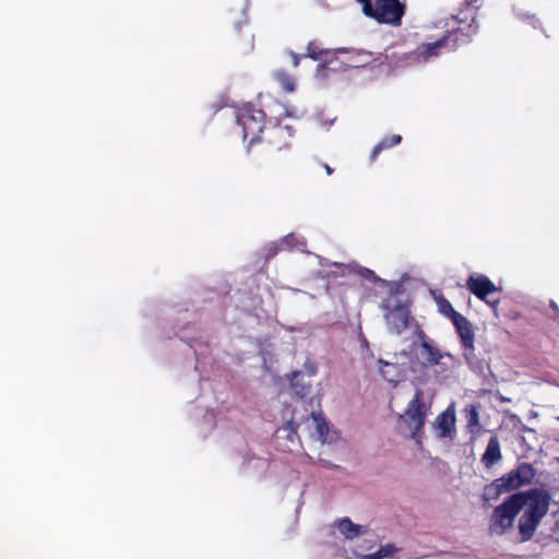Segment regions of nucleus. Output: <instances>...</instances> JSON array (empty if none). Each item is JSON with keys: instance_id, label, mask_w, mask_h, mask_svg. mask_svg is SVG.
Masks as SVG:
<instances>
[{"instance_id": "f257e3e1", "label": "nucleus", "mask_w": 559, "mask_h": 559, "mask_svg": "<svg viewBox=\"0 0 559 559\" xmlns=\"http://www.w3.org/2000/svg\"><path fill=\"white\" fill-rule=\"evenodd\" d=\"M514 495H520L521 499L518 501L520 512L523 511L519 519V533L522 542H527L534 536L542 519L547 514L550 496L543 489L534 488L526 491H518Z\"/></svg>"}, {"instance_id": "f03ea898", "label": "nucleus", "mask_w": 559, "mask_h": 559, "mask_svg": "<svg viewBox=\"0 0 559 559\" xmlns=\"http://www.w3.org/2000/svg\"><path fill=\"white\" fill-rule=\"evenodd\" d=\"M535 476L536 469L531 463H520L509 473L486 485L483 492V500L486 502L497 500L502 493L511 492L530 485Z\"/></svg>"}, {"instance_id": "7ed1b4c3", "label": "nucleus", "mask_w": 559, "mask_h": 559, "mask_svg": "<svg viewBox=\"0 0 559 559\" xmlns=\"http://www.w3.org/2000/svg\"><path fill=\"white\" fill-rule=\"evenodd\" d=\"M430 412V404L425 403L424 391L416 389L413 399L408 402L405 412L399 419L403 421L411 431V438L417 443L421 442L426 418Z\"/></svg>"}, {"instance_id": "20e7f679", "label": "nucleus", "mask_w": 559, "mask_h": 559, "mask_svg": "<svg viewBox=\"0 0 559 559\" xmlns=\"http://www.w3.org/2000/svg\"><path fill=\"white\" fill-rule=\"evenodd\" d=\"M362 4L365 15L379 23L399 26L405 14V5L400 0H357Z\"/></svg>"}, {"instance_id": "39448f33", "label": "nucleus", "mask_w": 559, "mask_h": 559, "mask_svg": "<svg viewBox=\"0 0 559 559\" xmlns=\"http://www.w3.org/2000/svg\"><path fill=\"white\" fill-rule=\"evenodd\" d=\"M264 120V111L255 108L251 104L245 105L238 110L237 123L241 127L243 141H248L249 146L258 143L264 133L266 128Z\"/></svg>"}, {"instance_id": "423d86ee", "label": "nucleus", "mask_w": 559, "mask_h": 559, "mask_svg": "<svg viewBox=\"0 0 559 559\" xmlns=\"http://www.w3.org/2000/svg\"><path fill=\"white\" fill-rule=\"evenodd\" d=\"M348 51L344 48L331 50L322 47L319 40H310L307 45L305 58H310L314 61H321L319 68L330 69L333 71L346 70L354 67L347 60L340 61V64H335L338 61L340 55H347Z\"/></svg>"}, {"instance_id": "0eeeda50", "label": "nucleus", "mask_w": 559, "mask_h": 559, "mask_svg": "<svg viewBox=\"0 0 559 559\" xmlns=\"http://www.w3.org/2000/svg\"><path fill=\"white\" fill-rule=\"evenodd\" d=\"M520 495H511L500 506L496 507L490 520V530L498 534H504L513 526L516 515L520 513Z\"/></svg>"}, {"instance_id": "6e6552de", "label": "nucleus", "mask_w": 559, "mask_h": 559, "mask_svg": "<svg viewBox=\"0 0 559 559\" xmlns=\"http://www.w3.org/2000/svg\"><path fill=\"white\" fill-rule=\"evenodd\" d=\"M294 129L289 126L276 123L265 128L264 133L258 141L262 145V152L273 155L290 147V139L294 135Z\"/></svg>"}, {"instance_id": "1a4fd4ad", "label": "nucleus", "mask_w": 559, "mask_h": 559, "mask_svg": "<svg viewBox=\"0 0 559 559\" xmlns=\"http://www.w3.org/2000/svg\"><path fill=\"white\" fill-rule=\"evenodd\" d=\"M229 41L240 53L246 55L254 48V35L246 20L237 22L229 33Z\"/></svg>"}, {"instance_id": "9d476101", "label": "nucleus", "mask_w": 559, "mask_h": 559, "mask_svg": "<svg viewBox=\"0 0 559 559\" xmlns=\"http://www.w3.org/2000/svg\"><path fill=\"white\" fill-rule=\"evenodd\" d=\"M452 20L460 25L448 31V34L444 36L445 41L452 47H460L469 43L478 31L475 17H473L469 23H463V21H459L456 16H452Z\"/></svg>"}, {"instance_id": "9b49d317", "label": "nucleus", "mask_w": 559, "mask_h": 559, "mask_svg": "<svg viewBox=\"0 0 559 559\" xmlns=\"http://www.w3.org/2000/svg\"><path fill=\"white\" fill-rule=\"evenodd\" d=\"M466 288L479 300L491 304L487 298L498 290L495 283L484 274H471L466 281Z\"/></svg>"}, {"instance_id": "f8f14e48", "label": "nucleus", "mask_w": 559, "mask_h": 559, "mask_svg": "<svg viewBox=\"0 0 559 559\" xmlns=\"http://www.w3.org/2000/svg\"><path fill=\"white\" fill-rule=\"evenodd\" d=\"M385 319L389 330L395 334H401L408 328L412 317L405 306L397 305L389 311Z\"/></svg>"}, {"instance_id": "ddd939ff", "label": "nucleus", "mask_w": 559, "mask_h": 559, "mask_svg": "<svg viewBox=\"0 0 559 559\" xmlns=\"http://www.w3.org/2000/svg\"><path fill=\"white\" fill-rule=\"evenodd\" d=\"M452 323L461 338V345L463 349L465 352L468 350L473 353L475 349V333L472 323L463 314L456 316V319H454Z\"/></svg>"}, {"instance_id": "4468645a", "label": "nucleus", "mask_w": 559, "mask_h": 559, "mask_svg": "<svg viewBox=\"0 0 559 559\" xmlns=\"http://www.w3.org/2000/svg\"><path fill=\"white\" fill-rule=\"evenodd\" d=\"M418 336L420 340V356L425 359V362L430 366L438 365L442 358L440 350L428 341L423 331L419 332Z\"/></svg>"}, {"instance_id": "2eb2a0df", "label": "nucleus", "mask_w": 559, "mask_h": 559, "mask_svg": "<svg viewBox=\"0 0 559 559\" xmlns=\"http://www.w3.org/2000/svg\"><path fill=\"white\" fill-rule=\"evenodd\" d=\"M501 448L497 436L489 439L486 450L481 456V463L486 468L492 467L496 463L501 460Z\"/></svg>"}, {"instance_id": "dca6fc26", "label": "nucleus", "mask_w": 559, "mask_h": 559, "mask_svg": "<svg viewBox=\"0 0 559 559\" xmlns=\"http://www.w3.org/2000/svg\"><path fill=\"white\" fill-rule=\"evenodd\" d=\"M445 45L449 44L445 41L444 36L433 43L421 44L413 52V58L417 61H427L429 58L437 56L439 53V49Z\"/></svg>"}, {"instance_id": "f3484780", "label": "nucleus", "mask_w": 559, "mask_h": 559, "mask_svg": "<svg viewBox=\"0 0 559 559\" xmlns=\"http://www.w3.org/2000/svg\"><path fill=\"white\" fill-rule=\"evenodd\" d=\"M436 427L439 431V437L447 438L451 436L455 428V413L453 409H445L436 418Z\"/></svg>"}, {"instance_id": "a211bd4d", "label": "nucleus", "mask_w": 559, "mask_h": 559, "mask_svg": "<svg viewBox=\"0 0 559 559\" xmlns=\"http://www.w3.org/2000/svg\"><path fill=\"white\" fill-rule=\"evenodd\" d=\"M335 525L340 533L347 539H353L367 532L364 526L353 523L349 518L337 520Z\"/></svg>"}, {"instance_id": "6ab92c4d", "label": "nucleus", "mask_w": 559, "mask_h": 559, "mask_svg": "<svg viewBox=\"0 0 559 559\" xmlns=\"http://www.w3.org/2000/svg\"><path fill=\"white\" fill-rule=\"evenodd\" d=\"M465 417H466V430L474 437H477L483 431V426L479 421L478 409L475 405H469L465 407Z\"/></svg>"}, {"instance_id": "aec40b11", "label": "nucleus", "mask_w": 559, "mask_h": 559, "mask_svg": "<svg viewBox=\"0 0 559 559\" xmlns=\"http://www.w3.org/2000/svg\"><path fill=\"white\" fill-rule=\"evenodd\" d=\"M273 79L282 87L285 93H293L296 90V79L286 70H276L273 73Z\"/></svg>"}, {"instance_id": "412c9836", "label": "nucleus", "mask_w": 559, "mask_h": 559, "mask_svg": "<svg viewBox=\"0 0 559 559\" xmlns=\"http://www.w3.org/2000/svg\"><path fill=\"white\" fill-rule=\"evenodd\" d=\"M402 141V136L400 134H393L391 136L383 138L371 151L370 162H374L378 155L386 148H391Z\"/></svg>"}, {"instance_id": "4be33fe9", "label": "nucleus", "mask_w": 559, "mask_h": 559, "mask_svg": "<svg viewBox=\"0 0 559 559\" xmlns=\"http://www.w3.org/2000/svg\"><path fill=\"white\" fill-rule=\"evenodd\" d=\"M311 417L316 424V430L320 440L325 442H332V438L329 437V425L320 413H312Z\"/></svg>"}, {"instance_id": "5701e85b", "label": "nucleus", "mask_w": 559, "mask_h": 559, "mask_svg": "<svg viewBox=\"0 0 559 559\" xmlns=\"http://www.w3.org/2000/svg\"><path fill=\"white\" fill-rule=\"evenodd\" d=\"M380 364V372L384 380H386L390 383H397L399 382V367L395 364L386 362L383 360H379Z\"/></svg>"}, {"instance_id": "b1692460", "label": "nucleus", "mask_w": 559, "mask_h": 559, "mask_svg": "<svg viewBox=\"0 0 559 559\" xmlns=\"http://www.w3.org/2000/svg\"><path fill=\"white\" fill-rule=\"evenodd\" d=\"M436 302H437V306H438V310L440 313H442L443 316H445L447 318H449L451 320V322L456 319V316H461L460 312H457L453 306L451 305V302L442 295H439L437 298H436Z\"/></svg>"}, {"instance_id": "393cba45", "label": "nucleus", "mask_w": 559, "mask_h": 559, "mask_svg": "<svg viewBox=\"0 0 559 559\" xmlns=\"http://www.w3.org/2000/svg\"><path fill=\"white\" fill-rule=\"evenodd\" d=\"M397 551V548L393 544H386L381 546L377 551L366 556V559H383Z\"/></svg>"}, {"instance_id": "a878e982", "label": "nucleus", "mask_w": 559, "mask_h": 559, "mask_svg": "<svg viewBox=\"0 0 559 559\" xmlns=\"http://www.w3.org/2000/svg\"><path fill=\"white\" fill-rule=\"evenodd\" d=\"M299 425L293 420L286 423L283 427H281L278 429L280 432H285L286 433V438L289 439L290 441L294 440V437L297 436V429H298Z\"/></svg>"}, {"instance_id": "bb28decb", "label": "nucleus", "mask_w": 559, "mask_h": 559, "mask_svg": "<svg viewBox=\"0 0 559 559\" xmlns=\"http://www.w3.org/2000/svg\"><path fill=\"white\" fill-rule=\"evenodd\" d=\"M358 274L360 276H362L364 278H366V280H368L370 282H373V283L379 281V277L376 275V273L372 270L368 269V267H360L358 270Z\"/></svg>"}, {"instance_id": "cd10ccee", "label": "nucleus", "mask_w": 559, "mask_h": 559, "mask_svg": "<svg viewBox=\"0 0 559 559\" xmlns=\"http://www.w3.org/2000/svg\"><path fill=\"white\" fill-rule=\"evenodd\" d=\"M297 243V238L294 234H289L287 236H285L281 242H280V247L282 249H286V248H293L295 245Z\"/></svg>"}, {"instance_id": "c85d7f7f", "label": "nucleus", "mask_w": 559, "mask_h": 559, "mask_svg": "<svg viewBox=\"0 0 559 559\" xmlns=\"http://www.w3.org/2000/svg\"><path fill=\"white\" fill-rule=\"evenodd\" d=\"M300 376V372L299 371H294L293 372V377L290 379L292 381V386L296 389V393L299 394L300 396H305L307 394V390L305 386H301L300 389H297V383L294 381L297 377Z\"/></svg>"}, {"instance_id": "c756f323", "label": "nucleus", "mask_w": 559, "mask_h": 559, "mask_svg": "<svg viewBox=\"0 0 559 559\" xmlns=\"http://www.w3.org/2000/svg\"><path fill=\"white\" fill-rule=\"evenodd\" d=\"M288 55L292 59V64L294 68H297L300 63L301 58H305L304 55H297L294 51H289Z\"/></svg>"}, {"instance_id": "7c9ffc66", "label": "nucleus", "mask_w": 559, "mask_h": 559, "mask_svg": "<svg viewBox=\"0 0 559 559\" xmlns=\"http://www.w3.org/2000/svg\"><path fill=\"white\" fill-rule=\"evenodd\" d=\"M278 250H283V249L280 247V243H278V245H275V246H273V247H271V248L269 249V252H267V254H266V258H267V259H270L271 257H274V255L278 252Z\"/></svg>"}, {"instance_id": "2f4dec72", "label": "nucleus", "mask_w": 559, "mask_h": 559, "mask_svg": "<svg viewBox=\"0 0 559 559\" xmlns=\"http://www.w3.org/2000/svg\"><path fill=\"white\" fill-rule=\"evenodd\" d=\"M483 0H466V4L478 9L481 5Z\"/></svg>"}, {"instance_id": "473e14b6", "label": "nucleus", "mask_w": 559, "mask_h": 559, "mask_svg": "<svg viewBox=\"0 0 559 559\" xmlns=\"http://www.w3.org/2000/svg\"><path fill=\"white\" fill-rule=\"evenodd\" d=\"M322 167L325 169L328 175H332L334 171L328 164H322Z\"/></svg>"}]
</instances>
